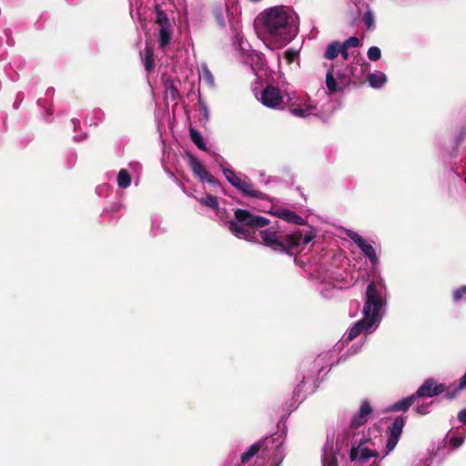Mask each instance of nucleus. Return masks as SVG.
Returning <instances> with one entry per match:
<instances>
[{"label": "nucleus", "instance_id": "17", "mask_svg": "<svg viewBox=\"0 0 466 466\" xmlns=\"http://www.w3.org/2000/svg\"><path fill=\"white\" fill-rule=\"evenodd\" d=\"M322 466H337V459L330 444L324 446V453L322 457Z\"/></svg>", "mask_w": 466, "mask_h": 466}, {"label": "nucleus", "instance_id": "20", "mask_svg": "<svg viewBox=\"0 0 466 466\" xmlns=\"http://www.w3.org/2000/svg\"><path fill=\"white\" fill-rule=\"evenodd\" d=\"M141 56L146 70L150 72L155 66L152 47L147 45L144 54Z\"/></svg>", "mask_w": 466, "mask_h": 466}, {"label": "nucleus", "instance_id": "42", "mask_svg": "<svg viewBox=\"0 0 466 466\" xmlns=\"http://www.w3.org/2000/svg\"><path fill=\"white\" fill-rule=\"evenodd\" d=\"M458 418L461 422L466 423V409L459 412Z\"/></svg>", "mask_w": 466, "mask_h": 466}, {"label": "nucleus", "instance_id": "30", "mask_svg": "<svg viewBox=\"0 0 466 466\" xmlns=\"http://www.w3.org/2000/svg\"><path fill=\"white\" fill-rule=\"evenodd\" d=\"M347 236L356 243V245L360 248L361 246H363L367 240L362 238L360 235H359L357 232H354L352 230L347 231Z\"/></svg>", "mask_w": 466, "mask_h": 466}, {"label": "nucleus", "instance_id": "24", "mask_svg": "<svg viewBox=\"0 0 466 466\" xmlns=\"http://www.w3.org/2000/svg\"><path fill=\"white\" fill-rule=\"evenodd\" d=\"M360 249L373 265L377 264L378 258L375 250L370 244L366 242L363 246L360 247Z\"/></svg>", "mask_w": 466, "mask_h": 466}, {"label": "nucleus", "instance_id": "18", "mask_svg": "<svg viewBox=\"0 0 466 466\" xmlns=\"http://www.w3.org/2000/svg\"><path fill=\"white\" fill-rule=\"evenodd\" d=\"M315 111V107L309 104L299 105L290 109V113L299 117H306L310 115H313Z\"/></svg>", "mask_w": 466, "mask_h": 466}, {"label": "nucleus", "instance_id": "34", "mask_svg": "<svg viewBox=\"0 0 466 466\" xmlns=\"http://www.w3.org/2000/svg\"><path fill=\"white\" fill-rule=\"evenodd\" d=\"M466 298V286H462L460 289L454 290L453 292V299L455 301H460Z\"/></svg>", "mask_w": 466, "mask_h": 466}, {"label": "nucleus", "instance_id": "33", "mask_svg": "<svg viewBox=\"0 0 466 466\" xmlns=\"http://www.w3.org/2000/svg\"><path fill=\"white\" fill-rule=\"evenodd\" d=\"M363 20H364V23H365L366 26L369 29H371V28L374 27V25H375L374 15H373V14H372V12L370 10H368L364 14Z\"/></svg>", "mask_w": 466, "mask_h": 466}, {"label": "nucleus", "instance_id": "4", "mask_svg": "<svg viewBox=\"0 0 466 466\" xmlns=\"http://www.w3.org/2000/svg\"><path fill=\"white\" fill-rule=\"evenodd\" d=\"M241 10L237 0H227L225 4L215 10L218 24L225 28L229 26L232 34L237 36L240 29Z\"/></svg>", "mask_w": 466, "mask_h": 466}, {"label": "nucleus", "instance_id": "10", "mask_svg": "<svg viewBox=\"0 0 466 466\" xmlns=\"http://www.w3.org/2000/svg\"><path fill=\"white\" fill-rule=\"evenodd\" d=\"M446 390L444 384H438L434 380H427L417 390V397H434Z\"/></svg>", "mask_w": 466, "mask_h": 466}, {"label": "nucleus", "instance_id": "38", "mask_svg": "<svg viewBox=\"0 0 466 466\" xmlns=\"http://www.w3.org/2000/svg\"><path fill=\"white\" fill-rule=\"evenodd\" d=\"M298 56V52L292 49L287 50L285 52V57L287 58L289 63L293 62Z\"/></svg>", "mask_w": 466, "mask_h": 466}, {"label": "nucleus", "instance_id": "40", "mask_svg": "<svg viewBox=\"0 0 466 466\" xmlns=\"http://www.w3.org/2000/svg\"><path fill=\"white\" fill-rule=\"evenodd\" d=\"M429 404H422L417 408V412L421 415H425L429 412Z\"/></svg>", "mask_w": 466, "mask_h": 466}, {"label": "nucleus", "instance_id": "31", "mask_svg": "<svg viewBox=\"0 0 466 466\" xmlns=\"http://www.w3.org/2000/svg\"><path fill=\"white\" fill-rule=\"evenodd\" d=\"M347 236L356 243V245L360 248L361 246H363L367 240L362 238L360 235H359L357 232H354L352 230L347 231Z\"/></svg>", "mask_w": 466, "mask_h": 466}, {"label": "nucleus", "instance_id": "26", "mask_svg": "<svg viewBox=\"0 0 466 466\" xmlns=\"http://www.w3.org/2000/svg\"><path fill=\"white\" fill-rule=\"evenodd\" d=\"M260 449L259 442H256L250 446V448L242 454L241 456V462L247 463L255 454L258 453V451Z\"/></svg>", "mask_w": 466, "mask_h": 466}, {"label": "nucleus", "instance_id": "28", "mask_svg": "<svg viewBox=\"0 0 466 466\" xmlns=\"http://www.w3.org/2000/svg\"><path fill=\"white\" fill-rule=\"evenodd\" d=\"M223 173L227 178V180L234 187H236L240 180L242 179V177H240L239 176H238L233 170L229 169V168H225L223 170Z\"/></svg>", "mask_w": 466, "mask_h": 466}, {"label": "nucleus", "instance_id": "32", "mask_svg": "<svg viewBox=\"0 0 466 466\" xmlns=\"http://www.w3.org/2000/svg\"><path fill=\"white\" fill-rule=\"evenodd\" d=\"M381 52L380 49L377 46H371L368 50V57L371 61H377L380 58Z\"/></svg>", "mask_w": 466, "mask_h": 466}, {"label": "nucleus", "instance_id": "3", "mask_svg": "<svg viewBox=\"0 0 466 466\" xmlns=\"http://www.w3.org/2000/svg\"><path fill=\"white\" fill-rule=\"evenodd\" d=\"M268 223L269 221L264 217L238 208L235 210V220L228 222V228L237 238L250 241L255 238L254 229L264 228Z\"/></svg>", "mask_w": 466, "mask_h": 466}, {"label": "nucleus", "instance_id": "2", "mask_svg": "<svg viewBox=\"0 0 466 466\" xmlns=\"http://www.w3.org/2000/svg\"><path fill=\"white\" fill-rule=\"evenodd\" d=\"M385 303L381 290L378 289L374 282H370L365 293L363 318L357 321L343 336L344 340L350 341L362 333L372 332L382 319Z\"/></svg>", "mask_w": 466, "mask_h": 466}, {"label": "nucleus", "instance_id": "15", "mask_svg": "<svg viewBox=\"0 0 466 466\" xmlns=\"http://www.w3.org/2000/svg\"><path fill=\"white\" fill-rule=\"evenodd\" d=\"M370 86L373 88H380L387 82V76L384 73L380 71H376L368 76L367 78Z\"/></svg>", "mask_w": 466, "mask_h": 466}, {"label": "nucleus", "instance_id": "27", "mask_svg": "<svg viewBox=\"0 0 466 466\" xmlns=\"http://www.w3.org/2000/svg\"><path fill=\"white\" fill-rule=\"evenodd\" d=\"M190 138L192 142L201 150H206V145L201 135L195 129L191 128Z\"/></svg>", "mask_w": 466, "mask_h": 466}, {"label": "nucleus", "instance_id": "11", "mask_svg": "<svg viewBox=\"0 0 466 466\" xmlns=\"http://www.w3.org/2000/svg\"><path fill=\"white\" fill-rule=\"evenodd\" d=\"M190 167L194 174L202 181L208 182L214 186L219 187L218 180L211 177L205 167L196 158L190 157Z\"/></svg>", "mask_w": 466, "mask_h": 466}, {"label": "nucleus", "instance_id": "37", "mask_svg": "<svg viewBox=\"0 0 466 466\" xmlns=\"http://www.w3.org/2000/svg\"><path fill=\"white\" fill-rule=\"evenodd\" d=\"M166 93L167 95H169L172 99H176L177 96V90L175 86H173L172 84H167L166 85Z\"/></svg>", "mask_w": 466, "mask_h": 466}, {"label": "nucleus", "instance_id": "44", "mask_svg": "<svg viewBox=\"0 0 466 466\" xmlns=\"http://www.w3.org/2000/svg\"><path fill=\"white\" fill-rule=\"evenodd\" d=\"M464 180H465V183H466V176H465V179Z\"/></svg>", "mask_w": 466, "mask_h": 466}, {"label": "nucleus", "instance_id": "43", "mask_svg": "<svg viewBox=\"0 0 466 466\" xmlns=\"http://www.w3.org/2000/svg\"><path fill=\"white\" fill-rule=\"evenodd\" d=\"M73 123H74L75 126H76L77 121L76 120H73Z\"/></svg>", "mask_w": 466, "mask_h": 466}, {"label": "nucleus", "instance_id": "14", "mask_svg": "<svg viewBox=\"0 0 466 466\" xmlns=\"http://www.w3.org/2000/svg\"><path fill=\"white\" fill-rule=\"evenodd\" d=\"M274 215L289 223H293L296 225H301L304 223V220L301 217L285 208L276 210Z\"/></svg>", "mask_w": 466, "mask_h": 466}, {"label": "nucleus", "instance_id": "13", "mask_svg": "<svg viewBox=\"0 0 466 466\" xmlns=\"http://www.w3.org/2000/svg\"><path fill=\"white\" fill-rule=\"evenodd\" d=\"M371 413V407L367 400L361 402L358 414L354 415L351 419V425L359 427L367 422L370 414Z\"/></svg>", "mask_w": 466, "mask_h": 466}, {"label": "nucleus", "instance_id": "25", "mask_svg": "<svg viewBox=\"0 0 466 466\" xmlns=\"http://www.w3.org/2000/svg\"><path fill=\"white\" fill-rule=\"evenodd\" d=\"M131 178L126 169H121L117 175V185L119 187L127 188L129 187Z\"/></svg>", "mask_w": 466, "mask_h": 466}, {"label": "nucleus", "instance_id": "21", "mask_svg": "<svg viewBox=\"0 0 466 466\" xmlns=\"http://www.w3.org/2000/svg\"><path fill=\"white\" fill-rule=\"evenodd\" d=\"M339 51H341L340 43L338 41L331 42L329 45H328L324 56L327 59L332 60L339 56Z\"/></svg>", "mask_w": 466, "mask_h": 466}, {"label": "nucleus", "instance_id": "19", "mask_svg": "<svg viewBox=\"0 0 466 466\" xmlns=\"http://www.w3.org/2000/svg\"><path fill=\"white\" fill-rule=\"evenodd\" d=\"M243 194L249 197H258L259 192L254 189L253 185L249 183V181L244 177L240 180L239 184L236 187Z\"/></svg>", "mask_w": 466, "mask_h": 466}, {"label": "nucleus", "instance_id": "29", "mask_svg": "<svg viewBox=\"0 0 466 466\" xmlns=\"http://www.w3.org/2000/svg\"><path fill=\"white\" fill-rule=\"evenodd\" d=\"M403 426H404L403 420L401 418H397L391 426L390 435L400 438Z\"/></svg>", "mask_w": 466, "mask_h": 466}, {"label": "nucleus", "instance_id": "6", "mask_svg": "<svg viewBox=\"0 0 466 466\" xmlns=\"http://www.w3.org/2000/svg\"><path fill=\"white\" fill-rule=\"evenodd\" d=\"M259 100L265 106L274 109H281L285 104L284 96L273 86H268L262 90Z\"/></svg>", "mask_w": 466, "mask_h": 466}, {"label": "nucleus", "instance_id": "12", "mask_svg": "<svg viewBox=\"0 0 466 466\" xmlns=\"http://www.w3.org/2000/svg\"><path fill=\"white\" fill-rule=\"evenodd\" d=\"M312 232L309 231L303 234L300 231L287 236V248L292 249L299 247L300 244H308L313 239Z\"/></svg>", "mask_w": 466, "mask_h": 466}, {"label": "nucleus", "instance_id": "5", "mask_svg": "<svg viewBox=\"0 0 466 466\" xmlns=\"http://www.w3.org/2000/svg\"><path fill=\"white\" fill-rule=\"evenodd\" d=\"M378 455L374 444L370 440L360 441L357 446H353L350 451L351 461L360 463L366 462L370 458H376Z\"/></svg>", "mask_w": 466, "mask_h": 466}, {"label": "nucleus", "instance_id": "22", "mask_svg": "<svg viewBox=\"0 0 466 466\" xmlns=\"http://www.w3.org/2000/svg\"><path fill=\"white\" fill-rule=\"evenodd\" d=\"M417 398L416 395H411L410 397H407L400 401H397L394 403L389 410H407L409 407L412 405L415 399Z\"/></svg>", "mask_w": 466, "mask_h": 466}, {"label": "nucleus", "instance_id": "9", "mask_svg": "<svg viewBox=\"0 0 466 466\" xmlns=\"http://www.w3.org/2000/svg\"><path fill=\"white\" fill-rule=\"evenodd\" d=\"M349 82L347 75L331 68L327 72L326 85L330 92H337Z\"/></svg>", "mask_w": 466, "mask_h": 466}, {"label": "nucleus", "instance_id": "41", "mask_svg": "<svg viewBox=\"0 0 466 466\" xmlns=\"http://www.w3.org/2000/svg\"><path fill=\"white\" fill-rule=\"evenodd\" d=\"M341 45V51H339V54H341L344 60H347L349 58V53H348V47H344V45Z\"/></svg>", "mask_w": 466, "mask_h": 466}, {"label": "nucleus", "instance_id": "35", "mask_svg": "<svg viewBox=\"0 0 466 466\" xmlns=\"http://www.w3.org/2000/svg\"><path fill=\"white\" fill-rule=\"evenodd\" d=\"M341 44L344 45V47L348 48L357 47L360 46V40L355 36H351Z\"/></svg>", "mask_w": 466, "mask_h": 466}, {"label": "nucleus", "instance_id": "23", "mask_svg": "<svg viewBox=\"0 0 466 466\" xmlns=\"http://www.w3.org/2000/svg\"><path fill=\"white\" fill-rule=\"evenodd\" d=\"M199 80L207 84L208 86H213L214 85L213 75L206 65L201 66Z\"/></svg>", "mask_w": 466, "mask_h": 466}, {"label": "nucleus", "instance_id": "8", "mask_svg": "<svg viewBox=\"0 0 466 466\" xmlns=\"http://www.w3.org/2000/svg\"><path fill=\"white\" fill-rule=\"evenodd\" d=\"M260 237L263 240V243L273 250L283 251L288 249L287 238L285 241L280 240L278 232L274 229V228L262 230L260 232Z\"/></svg>", "mask_w": 466, "mask_h": 466}, {"label": "nucleus", "instance_id": "36", "mask_svg": "<svg viewBox=\"0 0 466 466\" xmlns=\"http://www.w3.org/2000/svg\"><path fill=\"white\" fill-rule=\"evenodd\" d=\"M399 439L398 437H394V436H390L389 437V440H388V442H387V453H389L390 451H391L397 445L398 441H399Z\"/></svg>", "mask_w": 466, "mask_h": 466}, {"label": "nucleus", "instance_id": "7", "mask_svg": "<svg viewBox=\"0 0 466 466\" xmlns=\"http://www.w3.org/2000/svg\"><path fill=\"white\" fill-rule=\"evenodd\" d=\"M156 23L159 26L158 43L160 48H165L171 40L172 27L167 15L158 7L156 8Z\"/></svg>", "mask_w": 466, "mask_h": 466}, {"label": "nucleus", "instance_id": "1", "mask_svg": "<svg viewBox=\"0 0 466 466\" xmlns=\"http://www.w3.org/2000/svg\"><path fill=\"white\" fill-rule=\"evenodd\" d=\"M259 20L262 23L260 37L270 49L283 47L298 31L294 13L289 7L268 8L260 15Z\"/></svg>", "mask_w": 466, "mask_h": 466}, {"label": "nucleus", "instance_id": "16", "mask_svg": "<svg viewBox=\"0 0 466 466\" xmlns=\"http://www.w3.org/2000/svg\"><path fill=\"white\" fill-rule=\"evenodd\" d=\"M197 200L203 206H206L216 211L217 215L222 218V211L218 208V198L211 195H206L203 198H198Z\"/></svg>", "mask_w": 466, "mask_h": 466}, {"label": "nucleus", "instance_id": "39", "mask_svg": "<svg viewBox=\"0 0 466 466\" xmlns=\"http://www.w3.org/2000/svg\"><path fill=\"white\" fill-rule=\"evenodd\" d=\"M464 441V438L461 437V438H456V437H451L450 439V442L451 444L453 446V447H459L462 444Z\"/></svg>", "mask_w": 466, "mask_h": 466}]
</instances>
